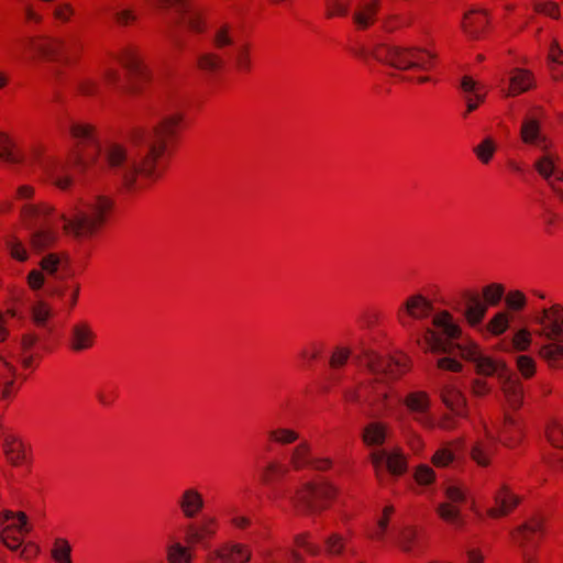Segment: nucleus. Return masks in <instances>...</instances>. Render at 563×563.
I'll list each match as a JSON object with an SVG mask.
<instances>
[{"label":"nucleus","mask_w":563,"mask_h":563,"mask_svg":"<svg viewBox=\"0 0 563 563\" xmlns=\"http://www.w3.org/2000/svg\"><path fill=\"white\" fill-rule=\"evenodd\" d=\"M186 125V113L175 110L163 115L153 126L147 148L123 172L122 188L136 194L156 183L164 175L166 159Z\"/></svg>","instance_id":"obj_1"},{"label":"nucleus","mask_w":563,"mask_h":563,"mask_svg":"<svg viewBox=\"0 0 563 563\" xmlns=\"http://www.w3.org/2000/svg\"><path fill=\"white\" fill-rule=\"evenodd\" d=\"M113 206L112 198L104 195L78 202L67 212L60 213L63 232L81 241L95 238L110 219Z\"/></svg>","instance_id":"obj_2"},{"label":"nucleus","mask_w":563,"mask_h":563,"mask_svg":"<svg viewBox=\"0 0 563 563\" xmlns=\"http://www.w3.org/2000/svg\"><path fill=\"white\" fill-rule=\"evenodd\" d=\"M220 522L214 516H203L198 521L188 522L184 527L183 541L174 539L166 547L168 563H192L195 548L206 544L216 538Z\"/></svg>","instance_id":"obj_3"},{"label":"nucleus","mask_w":563,"mask_h":563,"mask_svg":"<svg viewBox=\"0 0 563 563\" xmlns=\"http://www.w3.org/2000/svg\"><path fill=\"white\" fill-rule=\"evenodd\" d=\"M336 495V487L329 482H306L295 489L289 505L297 516L319 515L330 508Z\"/></svg>","instance_id":"obj_4"},{"label":"nucleus","mask_w":563,"mask_h":563,"mask_svg":"<svg viewBox=\"0 0 563 563\" xmlns=\"http://www.w3.org/2000/svg\"><path fill=\"white\" fill-rule=\"evenodd\" d=\"M432 324L441 332L432 328L423 329L422 334L416 338L417 345L426 353H454L455 343L453 341L461 338L462 329L454 322L453 316L449 311L442 310L433 317Z\"/></svg>","instance_id":"obj_5"},{"label":"nucleus","mask_w":563,"mask_h":563,"mask_svg":"<svg viewBox=\"0 0 563 563\" xmlns=\"http://www.w3.org/2000/svg\"><path fill=\"white\" fill-rule=\"evenodd\" d=\"M69 136L73 141V150L69 156L70 163L79 173L88 172L98 161V130L90 122L76 120L69 124Z\"/></svg>","instance_id":"obj_6"},{"label":"nucleus","mask_w":563,"mask_h":563,"mask_svg":"<svg viewBox=\"0 0 563 563\" xmlns=\"http://www.w3.org/2000/svg\"><path fill=\"white\" fill-rule=\"evenodd\" d=\"M128 74L129 82L122 90L131 96L141 95L144 86L152 81V71L145 64L141 47L135 43H126L112 54Z\"/></svg>","instance_id":"obj_7"},{"label":"nucleus","mask_w":563,"mask_h":563,"mask_svg":"<svg viewBox=\"0 0 563 563\" xmlns=\"http://www.w3.org/2000/svg\"><path fill=\"white\" fill-rule=\"evenodd\" d=\"M433 311L432 301L422 294L408 296L397 308L396 319L401 329L410 334L416 341L419 335L416 333L417 323L428 319Z\"/></svg>","instance_id":"obj_8"},{"label":"nucleus","mask_w":563,"mask_h":563,"mask_svg":"<svg viewBox=\"0 0 563 563\" xmlns=\"http://www.w3.org/2000/svg\"><path fill=\"white\" fill-rule=\"evenodd\" d=\"M98 156L101 155L106 169L115 175H120L122 180L123 172L131 165L129 148L124 143L109 141L102 148H97Z\"/></svg>","instance_id":"obj_9"},{"label":"nucleus","mask_w":563,"mask_h":563,"mask_svg":"<svg viewBox=\"0 0 563 563\" xmlns=\"http://www.w3.org/2000/svg\"><path fill=\"white\" fill-rule=\"evenodd\" d=\"M25 51L33 59L56 62L64 40L47 35H32L24 41Z\"/></svg>","instance_id":"obj_10"},{"label":"nucleus","mask_w":563,"mask_h":563,"mask_svg":"<svg viewBox=\"0 0 563 563\" xmlns=\"http://www.w3.org/2000/svg\"><path fill=\"white\" fill-rule=\"evenodd\" d=\"M251 559L249 544L230 540L209 553L208 563H249Z\"/></svg>","instance_id":"obj_11"},{"label":"nucleus","mask_w":563,"mask_h":563,"mask_svg":"<svg viewBox=\"0 0 563 563\" xmlns=\"http://www.w3.org/2000/svg\"><path fill=\"white\" fill-rule=\"evenodd\" d=\"M176 506L183 518L191 522L203 512L206 508L205 496L198 487L188 486L178 495Z\"/></svg>","instance_id":"obj_12"},{"label":"nucleus","mask_w":563,"mask_h":563,"mask_svg":"<svg viewBox=\"0 0 563 563\" xmlns=\"http://www.w3.org/2000/svg\"><path fill=\"white\" fill-rule=\"evenodd\" d=\"M194 66L201 76L212 78L224 71L227 60L221 52L214 48H203L196 54Z\"/></svg>","instance_id":"obj_13"},{"label":"nucleus","mask_w":563,"mask_h":563,"mask_svg":"<svg viewBox=\"0 0 563 563\" xmlns=\"http://www.w3.org/2000/svg\"><path fill=\"white\" fill-rule=\"evenodd\" d=\"M386 383L382 379L374 378L367 382H363L355 387H351L345 389L344 391V400L352 405H364L366 407H371L375 404L376 395L380 393Z\"/></svg>","instance_id":"obj_14"},{"label":"nucleus","mask_w":563,"mask_h":563,"mask_svg":"<svg viewBox=\"0 0 563 563\" xmlns=\"http://www.w3.org/2000/svg\"><path fill=\"white\" fill-rule=\"evenodd\" d=\"M97 341L92 325L87 321L74 323L68 332L67 346L73 353L79 354L91 350Z\"/></svg>","instance_id":"obj_15"},{"label":"nucleus","mask_w":563,"mask_h":563,"mask_svg":"<svg viewBox=\"0 0 563 563\" xmlns=\"http://www.w3.org/2000/svg\"><path fill=\"white\" fill-rule=\"evenodd\" d=\"M493 498L494 505L486 510V515L490 519H500L509 516L520 504V497L506 483L499 486Z\"/></svg>","instance_id":"obj_16"},{"label":"nucleus","mask_w":563,"mask_h":563,"mask_svg":"<svg viewBox=\"0 0 563 563\" xmlns=\"http://www.w3.org/2000/svg\"><path fill=\"white\" fill-rule=\"evenodd\" d=\"M540 324V334L551 341L563 339V307L553 305L543 309L541 316L537 319Z\"/></svg>","instance_id":"obj_17"},{"label":"nucleus","mask_w":563,"mask_h":563,"mask_svg":"<svg viewBox=\"0 0 563 563\" xmlns=\"http://www.w3.org/2000/svg\"><path fill=\"white\" fill-rule=\"evenodd\" d=\"M408 411L413 415V420L424 428H433L434 423L429 416L430 397L426 391L409 393L402 400Z\"/></svg>","instance_id":"obj_18"},{"label":"nucleus","mask_w":563,"mask_h":563,"mask_svg":"<svg viewBox=\"0 0 563 563\" xmlns=\"http://www.w3.org/2000/svg\"><path fill=\"white\" fill-rule=\"evenodd\" d=\"M373 56L394 68L400 70L410 69V47L379 44L373 49Z\"/></svg>","instance_id":"obj_19"},{"label":"nucleus","mask_w":563,"mask_h":563,"mask_svg":"<svg viewBox=\"0 0 563 563\" xmlns=\"http://www.w3.org/2000/svg\"><path fill=\"white\" fill-rule=\"evenodd\" d=\"M544 534V518L537 514L528 518L512 531V539L520 547H527L540 540Z\"/></svg>","instance_id":"obj_20"},{"label":"nucleus","mask_w":563,"mask_h":563,"mask_svg":"<svg viewBox=\"0 0 563 563\" xmlns=\"http://www.w3.org/2000/svg\"><path fill=\"white\" fill-rule=\"evenodd\" d=\"M383 0H358L354 7L352 21L360 31L372 27L378 18Z\"/></svg>","instance_id":"obj_21"},{"label":"nucleus","mask_w":563,"mask_h":563,"mask_svg":"<svg viewBox=\"0 0 563 563\" xmlns=\"http://www.w3.org/2000/svg\"><path fill=\"white\" fill-rule=\"evenodd\" d=\"M180 22L194 35H203L209 30V11L205 7L188 4L180 14Z\"/></svg>","instance_id":"obj_22"},{"label":"nucleus","mask_w":563,"mask_h":563,"mask_svg":"<svg viewBox=\"0 0 563 563\" xmlns=\"http://www.w3.org/2000/svg\"><path fill=\"white\" fill-rule=\"evenodd\" d=\"M484 439L477 440L471 450V459L479 466L486 467L490 464V457L494 454L496 441L487 423L482 421Z\"/></svg>","instance_id":"obj_23"},{"label":"nucleus","mask_w":563,"mask_h":563,"mask_svg":"<svg viewBox=\"0 0 563 563\" xmlns=\"http://www.w3.org/2000/svg\"><path fill=\"white\" fill-rule=\"evenodd\" d=\"M489 23L490 20L486 10L472 9L463 16L462 30L467 36L479 38L488 30Z\"/></svg>","instance_id":"obj_24"},{"label":"nucleus","mask_w":563,"mask_h":563,"mask_svg":"<svg viewBox=\"0 0 563 563\" xmlns=\"http://www.w3.org/2000/svg\"><path fill=\"white\" fill-rule=\"evenodd\" d=\"M5 460L12 466H23L29 462V449L15 434H5L2 443Z\"/></svg>","instance_id":"obj_25"},{"label":"nucleus","mask_w":563,"mask_h":563,"mask_svg":"<svg viewBox=\"0 0 563 563\" xmlns=\"http://www.w3.org/2000/svg\"><path fill=\"white\" fill-rule=\"evenodd\" d=\"M389 432L390 427L387 422L373 420L363 427L361 439L365 446L379 448L386 443Z\"/></svg>","instance_id":"obj_26"},{"label":"nucleus","mask_w":563,"mask_h":563,"mask_svg":"<svg viewBox=\"0 0 563 563\" xmlns=\"http://www.w3.org/2000/svg\"><path fill=\"white\" fill-rule=\"evenodd\" d=\"M86 52L85 41L77 35L64 40V47L60 48L57 63L71 67L80 63Z\"/></svg>","instance_id":"obj_27"},{"label":"nucleus","mask_w":563,"mask_h":563,"mask_svg":"<svg viewBox=\"0 0 563 563\" xmlns=\"http://www.w3.org/2000/svg\"><path fill=\"white\" fill-rule=\"evenodd\" d=\"M19 390L16 384V369L5 361L0 366V402H10Z\"/></svg>","instance_id":"obj_28"},{"label":"nucleus","mask_w":563,"mask_h":563,"mask_svg":"<svg viewBox=\"0 0 563 563\" xmlns=\"http://www.w3.org/2000/svg\"><path fill=\"white\" fill-rule=\"evenodd\" d=\"M312 446L308 440L297 443L289 452L287 465L290 471L300 472L308 470L312 462Z\"/></svg>","instance_id":"obj_29"},{"label":"nucleus","mask_w":563,"mask_h":563,"mask_svg":"<svg viewBox=\"0 0 563 563\" xmlns=\"http://www.w3.org/2000/svg\"><path fill=\"white\" fill-rule=\"evenodd\" d=\"M443 404L457 417L466 418L468 415L466 399L462 391L454 385L448 384L441 390Z\"/></svg>","instance_id":"obj_30"},{"label":"nucleus","mask_w":563,"mask_h":563,"mask_svg":"<svg viewBox=\"0 0 563 563\" xmlns=\"http://www.w3.org/2000/svg\"><path fill=\"white\" fill-rule=\"evenodd\" d=\"M254 45L251 42L239 44L233 55L234 70L242 76L250 75L254 69Z\"/></svg>","instance_id":"obj_31"},{"label":"nucleus","mask_w":563,"mask_h":563,"mask_svg":"<svg viewBox=\"0 0 563 563\" xmlns=\"http://www.w3.org/2000/svg\"><path fill=\"white\" fill-rule=\"evenodd\" d=\"M55 212V207L46 201L24 203L20 209V219L24 225H32L41 219H46Z\"/></svg>","instance_id":"obj_32"},{"label":"nucleus","mask_w":563,"mask_h":563,"mask_svg":"<svg viewBox=\"0 0 563 563\" xmlns=\"http://www.w3.org/2000/svg\"><path fill=\"white\" fill-rule=\"evenodd\" d=\"M465 445L464 438H456L445 442L439 448L431 457V462L437 467H445L455 460V453L463 450Z\"/></svg>","instance_id":"obj_33"},{"label":"nucleus","mask_w":563,"mask_h":563,"mask_svg":"<svg viewBox=\"0 0 563 563\" xmlns=\"http://www.w3.org/2000/svg\"><path fill=\"white\" fill-rule=\"evenodd\" d=\"M394 515L395 507L393 505H386L377 518L376 523L367 530V538L374 542H385Z\"/></svg>","instance_id":"obj_34"},{"label":"nucleus","mask_w":563,"mask_h":563,"mask_svg":"<svg viewBox=\"0 0 563 563\" xmlns=\"http://www.w3.org/2000/svg\"><path fill=\"white\" fill-rule=\"evenodd\" d=\"M58 230L52 224H44L35 230L30 238L31 247L37 252L53 247L58 241Z\"/></svg>","instance_id":"obj_35"},{"label":"nucleus","mask_w":563,"mask_h":563,"mask_svg":"<svg viewBox=\"0 0 563 563\" xmlns=\"http://www.w3.org/2000/svg\"><path fill=\"white\" fill-rule=\"evenodd\" d=\"M523 439L522 424L510 416H506L503 427L499 431V441L508 446L516 448Z\"/></svg>","instance_id":"obj_36"},{"label":"nucleus","mask_w":563,"mask_h":563,"mask_svg":"<svg viewBox=\"0 0 563 563\" xmlns=\"http://www.w3.org/2000/svg\"><path fill=\"white\" fill-rule=\"evenodd\" d=\"M212 48L222 52L235 44V27L229 22L217 25L211 35Z\"/></svg>","instance_id":"obj_37"},{"label":"nucleus","mask_w":563,"mask_h":563,"mask_svg":"<svg viewBox=\"0 0 563 563\" xmlns=\"http://www.w3.org/2000/svg\"><path fill=\"white\" fill-rule=\"evenodd\" d=\"M289 466L280 460H269L260 471V482L263 485H271L286 477L289 474Z\"/></svg>","instance_id":"obj_38"},{"label":"nucleus","mask_w":563,"mask_h":563,"mask_svg":"<svg viewBox=\"0 0 563 563\" xmlns=\"http://www.w3.org/2000/svg\"><path fill=\"white\" fill-rule=\"evenodd\" d=\"M520 137L525 144L547 148V140L541 134L540 123L533 118H526L521 124Z\"/></svg>","instance_id":"obj_39"},{"label":"nucleus","mask_w":563,"mask_h":563,"mask_svg":"<svg viewBox=\"0 0 563 563\" xmlns=\"http://www.w3.org/2000/svg\"><path fill=\"white\" fill-rule=\"evenodd\" d=\"M411 358L404 353H396L385 358L383 373L389 375L391 378H399L411 368Z\"/></svg>","instance_id":"obj_40"},{"label":"nucleus","mask_w":563,"mask_h":563,"mask_svg":"<svg viewBox=\"0 0 563 563\" xmlns=\"http://www.w3.org/2000/svg\"><path fill=\"white\" fill-rule=\"evenodd\" d=\"M266 443L267 445H280V446H287L290 444L296 443L299 438L300 433L291 428L287 427H276L272 428L266 431Z\"/></svg>","instance_id":"obj_41"},{"label":"nucleus","mask_w":563,"mask_h":563,"mask_svg":"<svg viewBox=\"0 0 563 563\" xmlns=\"http://www.w3.org/2000/svg\"><path fill=\"white\" fill-rule=\"evenodd\" d=\"M438 55L421 47H410V69L429 71L435 67Z\"/></svg>","instance_id":"obj_42"},{"label":"nucleus","mask_w":563,"mask_h":563,"mask_svg":"<svg viewBox=\"0 0 563 563\" xmlns=\"http://www.w3.org/2000/svg\"><path fill=\"white\" fill-rule=\"evenodd\" d=\"M398 547L405 553H412L421 549V532L417 527L406 526L398 536Z\"/></svg>","instance_id":"obj_43"},{"label":"nucleus","mask_w":563,"mask_h":563,"mask_svg":"<svg viewBox=\"0 0 563 563\" xmlns=\"http://www.w3.org/2000/svg\"><path fill=\"white\" fill-rule=\"evenodd\" d=\"M438 516L455 530H462L466 526L460 508L451 503H441L437 508Z\"/></svg>","instance_id":"obj_44"},{"label":"nucleus","mask_w":563,"mask_h":563,"mask_svg":"<svg viewBox=\"0 0 563 563\" xmlns=\"http://www.w3.org/2000/svg\"><path fill=\"white\" fill-rule=\"evenodd\" d=\"M533 86V75L526 69H515L509 79L508 93L518 96Z\"/></svg>","instance_id":"obj_45"},{"label":"nucleus","mask_w":563,"mask_h":563,"mask_svg":"<svg viewBox=\"0 0 563 563\" xmlns=\"http://www.w3.org/2000/svg\"><path fill=\"white\" fill-rule=\"evenodd\" d=\"M375 404H373L369 409L374 415L377 416H387L394 408V404L398 401L396 394L393 388L387 384L384 389L376 395Z\"/></svg>","instance_id":"obj_46"},{"label":"nucleus","mask_w":563,"mask_h":563,"mask_svg":"<svg viewBox=\"0 0 563 563\" xmlns=\"http://www.w3.org/2000/svg\"><path fill=\"white\" fill-rule=\"evenodd\" d=\"M503 391L508 404L517 409L521 406L523 399V387L516 376H508L503 383Z\"/></svg>","instance_id":"obj_47"},{"label":"nucleus","mask_w":563,"mask_h":563,"mask_svg":"<svg viewBox=\"0 0 563 563\" xmlns=\"http://www.w3.org/2000/svg\"><path fill=\"white\" fill-rule=\"evenodd\" d=\"M349 543V534L331 532L323 540V553L329 558H339L345 553Z\"/></svg>","instance_id":"obj_48"},{"label":"nucleus","mask_w":563,"mask_h":563,"mask_svg":"<svg viewBox=\"0 0 563 563\" xmlns=\"http://www.w3.org/2000/svg\"><path fill=\"white\" fill-rule=\"evenodd\" d=\"M487 309L486 305L479 300L478 295H471L465 309V318L468 324L472 327L478 325L484 320Z\"/></svg>","instance_id":"obj_49"},{"label":"nucleus","mask_w":563,"mask_h":563,"mask_svg":"<svg viewBox=\"0 0 563 563\" xmlns=\"http://www.w3.org/2000/svg\"><path fill=\"white\" fill-rule=\"evenodd\" d=\"M476 363V373L479 375L492 376L498 374L500 377L507 372L506 364L501 361H495L492 357L481 355Z\"/></svg>","instance_id":"obj_50"},{"label":"nucleus","mask_w":563,"mask_h":563,"mask_svg":"<svg viewBox=\"0 0 563 563\" xmlns=\"http://www.w3.org/2000/svg\"><path fill=\"white\" fill-rule=\"evenodd\" d=\"M0 158L9 163H20L22 159L15 142L5 132H0Z\"/></svg>","instance_id":"obj_51"},{"label":"nucleus","mask_w":563,"mask_h":563,"mask_svg":"<svg viewBox=\"0 0 563 563\" xmlns=\"http://www.w3.org/2000/svg\"><path fill=\"white\" fill-rule=\"evenodd\" d=\"M408 461L400 449H394L387 455L386 468L394 476H401L407 472Z\"/></svg>","instance_id":"obj_52"},{"label":"nucleus","mask_w":563,"mask_h":563,"mask_svg":"<svg viewBox=\"0 0 563 563\" xmlns=\"http://www.w3.org/2000/svg\"><path fill=\"white\" fill-rule=\"evenodd\" d=\"M4 526H13L22 530V532H30V527L27 525V516L23 511H11L4 510L0 512V528Z\"/></svg>","instance_id":"obj_53"},{"label":"nucleus","mask_w":563,"mask_h":563,"mask_svg":"<svg viewBox=\"0 0 563 563\" xmlns=\"http://www.w3.org/2000/svg\"><path fill=\"white\" fill-rule=\"evenodd\" d=\"M497 142L492 136H486L478 145L473 148L476 158L483 164L488 165L497 152Z\"/></svg>","instance_id":"obj_54"},{"label":"nucleus","mask_w":563,"mask_h":563,"mask_svg":"<svg viewBox=\"0 0 563 563\" xmlns=\"http://www.w3.org/2000/svg\"><path fill=\"white\" fill-rule=\"evenodd\" d=\"M52 18L56 23L68 24L76 15V9L69 1H62L55 3L52 9Z\"/></svg>","instance_id":"obj_55"},{"label":"nucleus","mask_w":563,"mask_h":563,"mask_svg":"<svg viewBox=\"0 0 563 563\" xmlns=\"http://www.w3.org/2000/svg\"><path fill=\"white\" fill-rule=\"evenodd\" d=\"M26 534V532H22V530L13 526H4L1 528V540L3 544L12 551L21 547Z\"/></svg>","instance_id":"obj_56"},{"label":"nucleus","mask_w":563,"mask_h":563,"mask_svg":"<svg viewBox=\"0 0 563 563\" xmlns=\"http://www.w3.org/2000/svg\"><path fill=\"white\" fill-rule=\"evenodd\" d=\"M51 556L55 563H73L70 543L64 538L55 539L51 549Z\"/></svg>","instance_id":"obj_57"},{"label":"nucleus","mask_w":563,"mask_h":563,"mask_svg":"<svg viewBox=\"0 0 563 563\" xmlns=\"http://www.w3.org/2000/svg\"><path fill=\"white\" fill-rule=\"evenodd\" d=\"M505 286L499 283H492L483 287L482 289V296H483V303L486 305L488 308L496 307L499 305L500 300L503 299L505 295Z\"/></svg>","instance_id":"obj_58"},{"label":"nucleus","mask_w":563,"mask_h":563,"mask_svg":"<svg viewBox=\"0 0 563 563\" xmlns=\"http://www.w3.org/2000/svg\"><path fill=\"white\" fill-rule=\"evenodd\" d=\"M548 442L556 448H563V423L558 419H550L545 426L544 431Z\"/></svg>","instance_id":"obj_59"},{"label":"nucleus","mask_w":563,"mask_h":563,"mask_svg":"<svg viewBox=\"0 0 563 563\" xmlns=\"http://www.w3.org/2000/svg\"><path fill=\"white\" fill-rule=\"evenodd\" d=\"M32 320L38 328H46L53 317V310L45 301H37L31 310Z\"/></svg>","instance_id":"obj_60"},{"label":"nucleus","mask_w":563,"mask_h":563,"mask_svg":"<svg viewBox=\"0 0 563 563\" xmlns=\"http://www.w3.org/2000/svg\"><path fill=\"white\" fill-rule=\"evenodd\" d=\"M549 59L555 64V66L551 68L553 79L563 80V51L555 40L551 43Z\"/></svg>","instance_id":"obj_61"},{"label":"nucleus","mask_w":563,"mask_h":563,"mask_svg":"<svg viewBox=\"0 0 563 563\" xmlns=\"http://www.w3.org/2000/svg\"><path fill=\"white\" fill-rule=\"evenodd\" d=\"M46 173H47V176L49 178V180L59 189L62 190H67L69 189L73 184H74V179L70 175H62L59 174L57 167H55L54 169H52V161H49L47 164H46Z\"/></svg>","instance_id":"obj_62"},{"label":"nucleus","mask_w":563,"mask_h":563,"mask_svg":"<svg viewBox=\"0 0 563 563\" xmlns=\"http://www.w3.org/2000/svg\"><path fill=\"white\" fill-rule=\"evenodd\" d=\"M455 350H459L461 356L465 360L476 362L482 355L479 345L471 340H464L455 343Z\"/></svg>","instance_id":"obj_63"},{"label":"nucleus","mask_w":563,"mask_h":563,"mask_svg":"<svg viewBox=\"0 0 563 563\" xmlns=\"http://www.w3.org/2000/svg\"><path fill=\"white\" fill-rule=\"evenodd\" d=\"M509 325V316L505 311L497 312L487 323V331L494 335L503 334Z\"/></svg>","instance_id":"obj_64"}]
</instances>
